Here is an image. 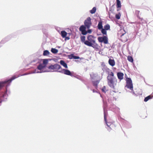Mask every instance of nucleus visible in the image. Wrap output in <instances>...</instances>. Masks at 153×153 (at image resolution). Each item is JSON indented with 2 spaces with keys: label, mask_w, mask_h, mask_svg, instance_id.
<instances>
[{
  "label": "nucleus",
  "mask_w": 153,
  "mask_h": 153,
  "mask_svg": "<svg viewBox=\"0 0 153 153\" xmlns=\"http://www.w3.org/2000/svg\"><path fill=\"white\" fill-rule=\"evenodd\" d=\"M138 24H140V22H139V23H138Z\"/></svg>",
  "instance_id": "4c0bfd02"
},
{
  "label": "nucleus",
  "mask_w": 153,
  "mask_h": 153,
  "mask_svg": "<svg viewBox=\"0 0 153 153\" xmlns=\"http://www.w3.org/2000/svg\"><path fill=\"white\" fill-rule=\"evenodd\" d=\"M91 30L89 29L88 30L87 33L88 32V33H91Z\"/></svg>",
  "instance_id": "f704fd0d"
},
{
  "label": "nucleus",
  "mask_w": 153,
  "mask_h": 153,
  "mask_svg": "<svg viewBox=\"0 0 153 153\" xmlns=\"http://www.w3.org/2000/svg\"><path fill=\"white\" fill-rule=\"evenodd\" d=\"M67 34V33L65 31H62L61 32V35L63 38L66 37Z\"/></svg>",
  "instance_id": "2eb2a0df"
},
{
  "label": "nucleus",
  "mask_w": 153,
  "mask_h": 153,
  "mask_svg": "<svg viewBox=\"0 0 153 153\" xmlns=\"http://www.w3.org/2000/svg\"><path fill=\"white\" fill-rule=\"evenodd\" d=\"M45 67V65H44L43 64H40L37 67V69L41 70Z\"/></svg>",
  "instance_id": "6ab92c4d"
},
{
  "label": "nucleus",
  "mask_w": 153,
  "mask_h": 153,
  "mask_svg": "<svg viewBox=\"0 0 153 153\" xmlns=\"http://www.w3.org/2000/svg\"><path fill=\"white\" fill-rule=\"evenodd\" d=\"M116 18L117 19H120V15L116 14L115 16Z\"/></svg>",
  "instance_id": "7c9ffc66"
},
{
  "label": "nucleus",
  "mask_w": 153,
  "mask_h": 153,
  "mask_svg": "<svg viewBox=\"0 0 153 153\" xmlns=\"http://www.w3.org/2000/svg\"><path fill=\"white\" fill-rule=\"evenodd\" d=\"M109 64L111 66L113 67L115 65V63L114 59H110L108 60Z\"/></svg>",
  "instance_id": "f8f14e48"
},
{
  "label": "nucleus",
  "mask_w": 153,
  "mask_h": 153,
  "mask_svg": "<svg viewBox=\"0 0 153 153\" xmlns=\"http://www.w3.org/2000/svg\"><path fill=\"white\" fill-rule=\"evenodd\" d=\"M96 10V7H94L92 9L90 10V13L91 14H93L95 13Z\"/></svg>",
  "instance_id": "5701e85b"
},
{
  "label": "nucleus",
  "mask_w": 153,
  "mask_h": 153,
  "mask_svg": "<svg viewBox=\"0 0 153 153\" xmlns=\"http://www.w3.org/2000/svg\"><path fill=\"white\" fill-rule=\"evenodd\" d=\"M98 40L99 42H103L105 44H107L108 43V38L106 36H99L98 38Z\"/></svg>",
  "instance_id": "0eeeda50"
},
{
  "label": "nucleus",
  "mask_w": 153,
  "mask_h": 153,
  "mask_svg": "<svg viewBox=\"0 0 153 153\" xmlns=\"http://www.w3.org/2000/svg\"><path fill=\"white\" fill-rule=\"evenodd\" d=\"M86 26L83 25L81 26L79 28L80 31H81L82 34L85 35L87 33V31L86 30Z\"/></svg>",
  "instance_id": "1a4fd4ad"
},
{
  "label": "nucleus",
  "mask_w": 153,
  "mask_h": 153,
  "mask_svg": "<svg viewBox=\"0 0 153 153\" xmlns=\"http://www.w3.org/2000/svg\"><path fill=\"white\" fill-rule=\"evenodd\" d=\"M87 39L88 41L86 40L85 42V45L89 46L91 47L94 48L98 49L99 45L96 43L94 36H89L87 37Z\"/></svg>",
  "instance_id": "f03ea898"
},
{
  "label": "nucleus",
  "mask_w": 153,
  "mask_h": 153,
  "mask_svg": "<svg viewBox=\"0 0 153 153\" xmlns=\"http://www.w3.org/2000/svg\"><path fill=\"white\" fill-rule=\"evenodd\" d=\"M104 29L106 30H110V26L108 24H107L104 26Z\"/></svg>",
  "instance_id": "4be33fe9"
},
{
  "label": "nucleus",
  "mask_w": 153,
  "mask_h": 153,
  "mask_svg": "<svg viewBox=\"0 0 153 153\" xmlns=\"http://www.w3.org/2000/svg\"><path fill=\"white\" fill-rule=\"evenodd\" d=\"M127 59L129 61L131 62H133V59L131 56H128L127 57Z\"/></svg>",
  "instance_id": "a878e982"
},
{
  "label": "nucleus",
  "mask_w": 153,
  "mask_h": 153,
  "mask_svg": "<svg viewBox=\"0 0 153 153\" xmlns=\"http://www.w3.org/2000/svg\"><path fill=\"white\" fill-rule=\"evenodd\" d=\"M101 32L104 35H105L106 36L107 35V31L106 30H105L104 28H102L101 29Z\"/></svg>",
  "instance_id": "aec40b11"
},
{
  "label": "nucleus",
  "mask_w": 153,
  "mask_h": 153,
  "mask_svg": "<svg viewBox=\"0 0 153 153\" xmlns=\"http://www.w3.org/2000/svg\"><path fill=\"white\" fill-rule=\"evenodd\" d=\"M126 86L131 90H133V86L132 81L130 78H127L126 79Z\"/></svg>",
  "instance_id": "39448f33"
},
{
  "label": "nucleus",
  "mask_w": 153,
  "mask_h": 153,
  "mask_svg": "<svg viewBox=\"0 0 153 153\" xmlns=\"http://www.w3.org/2000/svg\"><path fill=\"white\" fill-rule=\"evenodd\" d=\"M108 84L111 88L114 89L116 85L117 80L114 76V73L111 71L108 72L107 77Z\"/></svg>",
  "instance_id": "f257e3e1"
},
{
  "label": "nucleus",
  "mask_w": 153,
  "mask_h": 153,
  "mask_svg": "<svg viewBox=\"0 0 153 153\" xmlns=\"http://www.w3.org/2000/svg\"><path fill=\"white\" fill-rule=\"evenodd\" d=\"M84 24L87 29H89L91 25V19L90 17H88L85 21Z\"/></svg>",
  "instance_id": "6e6552de"
},
{
  "label": "nucleus",
  "mask_w": 153,
  "mask_h": 153,
  "mask_svg": "<svg viewBox=\"0 0 153 153\" xmlns=\"http://www.w3.org/2000/svg\"><path fill=\"white\" fill-rule=\"evenodd\" d=\"M48 68L51 70H53V71H58L61 72L62 70H59L61 69V67L60 65L56 64L54 65H51L48 66Z\"/></svg>",
  "instance_id": "7ed1b4c3"
},
{
  "label": "nucleus",
  "mask_w": 153,
  "mask_h": 153,
  "mask_svg": "<svg viewBox=\"0 0 153 153\" xmlns=\"http://www.w3.org/2000/svg\"><path fill=\"white\" fill-rule=\"evenodd\" d=\"M135 14L136 15L137 17L139 18L141 21H142L143 19V18H140L139 16L140 11L136 10L135 11Z\"/></svg>",
  "instance_id": "dca6fc26"
},
{
  "label": "nucleus",
  "mask_w": 153,
  "mask_h": 153,
  "mask_svg": "<svg viewBox=\"0 0 153 153\" xmlns=\"http://www.w3.org/2000/svg\"><path fill=\"white\" fill-rule=\"evenodd\" d=\"M73 56H74L73 55H70L69 56V58L70 59H72V58H73L72 57Z\"/></svg>",
  "instance_id": "72a5a7b5"
},
{
  "label": "nucleus",
  "mask_w": 153,
  "mask_h": 153,
  "mask_svg": "<svg viewBox=\"0 0 153 153\" xmlns=\"http://www.w3.org/2000/svg\"><path fill=\"white\" fill-rule=\"evenodd\" d=\"M85 37L84 36H81L80 37V39L81 41L82 42H84L85 44V42H86V41L85 40Z\"/></svg>",
  "instance_id": "b1692460"
},
{
  "label": "nucleus",
  "mask_w": 153,
  "mask_h": 153,
  "mask_svg": "<svg viewBox=\"0 0 153 153\" xmlns=\"http://www.w3.org/2000/svg\"><path fill=\"white\" fill-rule=\"evenodd\" d=\"M102 90V91L105 93L106 92V87L105 86H104L103 87Z\"/></svg>",
  "instance_id": "c756f323"
},
{
  "label": "nucleus",
  "mask_w": 153,
  "mask_h": 153,
  "mask_svg": "<svg viewBox=\"0 0 153 153\" xmlns=\"http://www.w3.org/2000/svg\"><path fill=\"white\" fill-rule=\"evenodd\" d=\"M48 60L47 59H44L43 60V63L44 65H45V67L48 63Z\"/></svg>",
  "instance_id": "cd10ccee"
},
{
  "label": "nucleus",
  "mask_w": 153,
  "mask_h": 153,
  "mask_svg": "<svg viewBox=\"0 0 153 153\" xmlns=\"http://www.w3.org/2000/svg\"><path fill=\"white\" fill-rule=\"evenodd\" d=\"M126 86L131 90H133V86L132 81L130 78H127L126 79Z\"/></svg>",
  "instance_id": "423d86ee"
},
{
  "label": "nucleus",
  "mask_w": 153,
  "mask_h": 153,
  "mask_svg": "<svg viewBox=\"0 0 153 153\" xmlns=\"http://www.w3.org/2000/svg\"><path fill=\"white\" fill-rule=\"evenodd\" d=\"M65 40H69L70 39L69 37H66H66H65Z\"/></svg>",
  "instance_id": "473e14b6"
},
{
  "label": "nucleus",
  "mask_w": 153,
  "mask_h": 153,
  "mask_svg": "<svg viewBox=\"0 0 153 153\" xmlns=\"http://www.w3.org/2000/svg\"><path fill=\"white\" fill-rule=\"evenodd\" d=\"M72 57L74 59H78L80 58L79 57V56H73Z\"/></svg>",
  "instance_id": "2f4dec72"
},
{
  "label": "nucleus",
  "mask_w": 153,
  "mask_h": 153,
  "mask_svg": "<svg viewBox=\"0 0 153 153\" xmlns=\"http://www.w3.org/2000/svg\"><path fill=\"white\" fill-rule=\"evenodd\" d=\"M51 52L53 53H56L58 52V50L55 48H52L51 49Z\"/></svg>",
  "instance_id": "bb28decb"
},
{
  "label": "nucleus",
  "mask_w": 153,
  "mask_h": 153,
  "mask_svg": "<svg viewBox=\"0 0 153 153\" xmlns=\"http://www.w3.org/2000/svg\"><path fill=\"white\" fill-rule=\"evenodd\" d=\"M125 33H126V32H125V33H123V34H122L121 35V36H123V35L124 34H125Z\"/></svg>",
  "instance_id": "e433bc0d"
},
{
  "label": "nucleus",
  "mask_w": 153,
  "mask_h": 153,
  "mask_svg": "<svg viewBox=\"0 0 153 153\" xmlns=\"http://www.w3.org/2000/svg\"><path fill=\"white\" fill-rule=\"evenodd\" d=\"M117 8H119L121 7L120 1L119 0H117Z\"/></svg>",
  "instance_id": "412c9836"
},
{
  "label": "nucleus",
  "mask_w": 153,
  "mask_h": 153,
  "mask_svg": "<svg viewBox=\"0 0 153 153\" xmlns=\"http://www.w3.org/2000/svg\"><path fill=\"white\" fill-rule=\"evenodd\" d=\"M104 119L105 121V123H106L107 126L108 127H109L110 128H111L110 126H111L112 125L110 123H108H108L106 120V114L105 112H104Z\"/></svg>",
  "instance_id": "4468645a"
},
{
  "label": "nucleus",
  "mask_w": 153,
  "mask_h": 153,
  "mask_svg": "<svg viewBox=\"0 0 153 153\" xmlns=\"http://www.w3.org/2000/svg\"><path fill=\"white\" fill-rule=\"evenodd\" d=\"M93 92L94 93V92H97V91H95V90L93 89Z\"/></svg>",
  "instance_id": "c9c22d12"
},
{
  "label": "nucleus",
  "mask_w": 153,
  "mask_h": 153,
  "mask_svg": "<svg viewBox=\"0 0 153 153\" xmlns=\"http://www.w3.org/2000/svg\"><path fill=\"white\" fill-rule=\"evenodd\" d=\"M64 74H65L69 75L71 76H72V74L71 73V72L68 70L66 69H63Z\"/></svg>",
  "instance_id": "9d476101"
},
{
  "label": "nucleus",
  "mask_w": 153,
  "mask_h": 153,
  "mask_svg": "<svg viewBox=\"0 0 153 153\" xmlns=\"http://www.w3.org/2000/svg\"><path fill=\"white\" fill-rule=\"evenodd\" d=\"M91 79L92 81V83L93 85L94 86L95 88H97V85L98 84V83L99 82V80H97L95 81H93V77H91Z\"/></svg>",
  "instance_id": "ddd939ff"
},
{
  "label": "nucleus",
  "mask_w": 153,
  "mask_h": 153,
  "mask_svg": "<svg viewBox=\"0 0 153 153\" xmlns=\"http://www.w3.org/2000/svg\"><path fill=\"white\" fill-rule=\"evenodd\" d=\"M50 53L48 50H45L43 52V55L44 56H48L49 55Z\"/></svg>",
  "instance_id": "393cba45"
},
{
  "label": "nucleus",
  "mask_w": 153,
  "mask_h": 153,
  "mask_svg": "<svg viewBox=\"0 0 153 153\" xmlns=\"http://www.w3.org/2000/svg\"><path fill=\"white\" fill-rule=\"evenodd\" d=\"M17 77L16 76H13L10 79L7 80L2 82H0V90L3 86H4L6 84H9L10 83L11 81L14 79L16 78Z\"/></svg>",
  "instance_id": "20e7f679"
},
{
  "label": "nucleus",
  "mask_w": 153,
  "mask_h": 153,
  "mask_svg": "<svg viewBox=\"0 0 153 153\" xmlns=\"http://www.w3.org/2000/svg\"><path fill=\"white\" fill-rule=\"evenodd\" d=\"M60 64L63 65L65 68H68V66L67 64L65 62L62 60H61L60 61Z\"/></svg>",
  "instance_id": "a211bd4d"
},
{
  "label": "nucleus",
  "mask_w": 153,
  "mask_h": 153,
  "mask_svg": "<svg viewBox=\"0 0 153 153\" xmlns=\"http://www.w3.org/2000/svg\"><path fill=\"white\" fill-rule=\"evenodd\" d=\"M117 74L118 78L119 79L121 80L123 79L124 74L122 72H118Z\"/></svg>",
  "instance_id": "9b49d317"
},
{
  "label": "nucleus",
  "mask_w": 153,
  "mask_h": 153,
  "mask_svg": "<svg viewBox=\"0 0 153 153\" xmlns=\"http://www.w3.org/2000/svg\"><path fill=\"white\" fill-rule=\"evenodd\" d=\"M151 98V96L150 95L149 96L145 98L144 99V101L146 102L149 99Z\"/></svg>",
  "instance_id": "c85d7f7f"
},
{
  "label": "nucleus",
  "mask_w": 153,
  "mask_h": 153,
  "mask_svg": "<svg viewBox=\"0 0 153 153\" xmlns=\"http://www.w3.org/2000/svg\"><path fill=\"white\" fill-rule=\"evenodd\" d=\"M97 27L98 29L100 30L103 28V26L102 25V21H100L99 22L97 26Z\"/></svg>",
  "instance_id": "f3484780"
}]
</instances>
